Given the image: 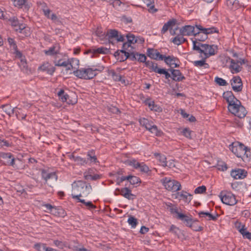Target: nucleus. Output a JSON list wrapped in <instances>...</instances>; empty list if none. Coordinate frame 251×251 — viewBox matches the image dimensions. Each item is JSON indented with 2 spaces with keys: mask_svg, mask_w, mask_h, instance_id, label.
<instances>
[{
  "mask_svg": "<svg viewBox=\"0 0 251 251\" xmlns=\"http://www.w3.org/2000/svg\"><path fill=\"white\" fill-rule=\"evenodd\" d=\"M223 97L228 104V109L230 112L240 119L246 116L247 112L245 108L241 105L240 100L235 98L232 91L225 92Z\"/></svg>",
  "mask_w": 251,
  "mask_h": 251,
  "instance_id": "1",
  "label": "nucleus"
},
{
  "mask_svg": "<svg viewBox=\"0 0 251 251\" xmlns=\"http://www.w3.org/2000/svg\"><path fill=\"white\" fill-rule=\"evenodd\" d=\"M92 189L90 184H86L83 181H78L75 182L73 185V192L72 197L74 199L77 200L78 201L82 195L87 196L90 193V190Z\"/></svg>",
  "mask_w": 251,
  "mask_h": 251,
  "instance_id": "2",
  "label": "nucleus"
},
{
  "mask_svg": "<svg viewBox=\"0 0 251 251\" xmlns=\"http://www.w3.org/2000/svg\"><path fill=\"white\" fill-rule=\"evenodd\" d=\"M193 49L201 54H204L205 59H207L216 54L215 50L217 49V47L214 45H209L195 41H193Z\"/></svg>",
  "mask_w": 251,
  "mask_h": 251,
  "instance_id": "3",
  "label": "nucleus"
},
{
  "mask_svg": "<svg viewBox=\"0 0 251 251\" xmlns=\"http://www.w3.org/2000/svg\"><path fill=\"white\" fill-rule=\"evenodd\" d=\"M104 67L103 66H98L95 68H80L74 72V74L76 77L84 79H91L93 78L97 74L96 71L102 72Z\"/></svg>",
  "mask_w": 251,
  "mask_h": 251,
  "instance_id": "4",
  "label": "nucleus"
},
{
  "mask_svg": "<svg viewBox=\"0 0 251 251\" xmlns=\"http://www.w3.org/2000/svg\"><path fill=\"white\" fill-rule=\"evenodd\" d=\"M230 150L237 157L241 158L244 161H248L251 158L250 150L241 143H238L235 146L232 144L230 147Z\"/></svg>",
  "mask_w": 251,
  "mask_h": 251,
  "instance_id": "5",
  "label": "nucleus"
},
{
  "mask_svg": "<svg viewBox=\"0 0 251 251\" xmlns=\"http://www.w3.org/2000/svg\"><path fill=\"white\" fill-rule=\"evenodd\" d=\"M161 181L165 188L168 191L176 192L181 189V184L176 180L165 177L161 179Z\"/></svg>",
  "mask_w": 251,
  "mask_h": 251,
  "instance_id": "6",
  "label": "nucleus"
},
{
  "mask_svg": "<svg viewBox=\"0 0 251 251\" xmlns=\"http://www.w3.org/2000/svg\"><path fill=\"white\" fill-rule=\"evenodd\" d=\"M57 95L62 102H66L69 104H75L77 102V96L75 94L69 95L65 93L64 90L60 89Z\"/></svg>",
  "mask_w": 251,
  "mask_h": 251,
  "instance_id": "7",
  "label": "nucleus"
},
{
  "mask_svg": "<svg viewBox=\"0 0 251 251\" xmlns=\"http://www.w3.org/2000/svg\"><path fill=\"white\" fill-rule=\"evenodd\" d=\"M222 201L226 205H234L237 202L235 196L230 192H221L219 195Z\"/></svg>",
  "mask_w": 251,
  "mask_h": 251,
  "instance_id": "8",
  "label": "nucleus"
},
{
  "mask_svg": "<svg viewBox=\"0 0 251 251\" xmlns=\"http://www.w3.org/2000/svg\"><path fill=\"white\" fill-rule=\"evenodd\" d=\"M15 159L10 152H0V163L4 165L14 167Z\"/></svg>",
  "mask_w": 251,
  "mask_h": 251,
  "instance_id": "9",
  "label": "nucleus"
},
{
  "mask_svg": "<svg viewBox=\"0 0 251 251\" xmlns=\"http://www.w3.org/2000/svg\"><path fill=\"white\" fill-rule=\"evenodd\" d=\"M74 61H76L77 64L79 62L78 60L75 58H71L68 59L67 61H63L62 59L58 60H55L54 61V63L55 66L66 67L67 70H70L73 69V67L72 64Z\"/></svg>",
  "mask_w": 251,
  "mask_h": 251,
  "instance_id": "10",
  "label": "nucleus"
},
{
  "mask_svg": "<svg viewBox=\"0 0 251 251\" xmlns=\"http://www.w3.org/2000/svg\"><path fill=\"white\" fill-rule=\"evenodd\" d=\"M233 90L235 92H241L243 89V83L239 76H234L230 80Z\"/></svg>",
  "mask_w": 251,
  "mask_h": 251,
  "instance_id": "11",
  "label": "nucleus"
},
{
  "mask_svg": "<svg viewBox=\"0 0 251 251\" xmlns=\"http://www.w3.org/2000/svg\"><path fill=\"white\" fill-rule=\"evenodd\" d=\"M118 192L119 194L128 199V200H133L136 198V195L131 193V190L128 187H124L121 189L117 188L116 192Z\"/></svg>",
  "mask_w": 251,
  "mask_h": 251,
  "instance_id": "12",
  "label": "nucleus"
},
{
  "mask_svg": "<svg viewBox=\"0 0 251 251\" xmlns=\"http://www.w3.org/2000/svg\"><path fill=\"white\" fill-rule=\"evenodd\" d=\"M129 165L136 169H139L142 173H148L150 171L149 167L144 162L139 163L135 159L131 160Z\"/></svg>",
  "mask_w": 251,
  "mask_h": 251,
  "instance_id": "13",
  "label": "nucleus"
},
{
  "mask_svg": "<svg viewBox=\"0 0 251 251\" xmlns=\"http://www.w3.org/2000/svg\"><path fill=\"white\" fill-rule=\"evenodd\" d=\"M197 30V28L196 29L194 26L187 25L180 29V34L182 36H194V33H196Z\"/></svg>",
  "mask_w": 251,
  "mask_h": 251,
  "instance_id": "14",
  "label": "nucleus"
},
{
  "mask_svg": "<svg viewBox=\"0 0 251 251\" xmlns=\"http://www.w3.org/2000/svg\"><path fill=\"white\" fill-rule=\"evenodd\" d=\"M42 178L45 180L46 182L48 183V181L51 179L52 182H55L57 179V176L55 173H48L45 170H42L41 172Z\"/></svg>",
  "mask_w": 251,
  "mask_h": 251,
  "instance_id": "15",
  "label": "nucleus"
},
{
  "mask_svg": "<svg viewBox=\"0 0 251 251\" xmlns=\"http://www.w3.org/2000/svg\"><path fill=\"white\" fill-rule=\"evenodd\" d=\"M247 172L244 169H238L232 170L230 175L234 179H243L247 176Z\"/></svg>",
  "mask_w": 251,
  "mask_h": 251,
  "instance_id": "16",
  "label": "nucleus"
},
{
  "mask_svg": "<svg viewBox=\"0 0 251 251\" xmlns=\"http://www.w3.org/2000/svg\"><path fill=\"white\" fill-rule=\"evenodd\" d=\"M172 74V78L175 81H181L185 79L179 70L170 69L169 70Z\"/></svg>",
  "mask_w": 251,
  "mask_h": 251,
  "instance_id": "17",
  "label": "nucleus"
},
{
  "mask_svg": "<svg viewBox=\"0 0 251 251\" xmlns=\"http://www.w3.org/2000/svg\"><path fill=\"white\" fill-rule=\"evenodd\" d=\"M60 46L59 44H55L49 50H45L44 52L47 55H55L60 53Z\"/></svg>",
  "mask_w": 251,
  "mask_h": 251,
  "instance_id": "18",
  "label": "nucleus"
},
{
  "mask_svg": "<svg viewBox=\"0 0 251 251\" xmlns=\"http://www.w3.org/2000/svg\"><path fill=\"white\" fill-rule=\"evenodd\" d=\"M230 60V65L229 69L232 74L238 73L241 71L242 67L238 64V63L229 57Z\"/></svg>",
  "mask_w": 251,
  "mask_h": 251,
  "instance_id": "19",
  "label": "nucleus"
},
{
  "mask_svg": "<svg viewBox=\"0 0 251 251\" xmlns=\"http://www.w3.org/2000/svg\"><path fill=\"white\" fill-rule=\"evenodd\" d=\"M194 36L195 38L194 39L193 38L192 39V42L193 41H196V42H202L204 41L206 39H207L208 36L205 33H203L202 31L197 29V30L196 33H194Z\"/></svg>",
  "mask_w": 251,
  "mask_h": 251,
  "instance_id": "20",
  "label": "nucleus"
},
{
  "mask_svg": "<svg viewBox=\"0 0 251 251\" xmlns=\"http://www.w3.org/2000/svg\"><path fill=\"white\" fill-rule=\"evenodd\" d=\"M40 69L43 71L47 72L48 74L52 75L55 71V68L48 62L44 63L40 67Z\"/></svg>",
  "mask_w": 251,
  "mask_h": 251,
  "instance_id": "21",
  "label": "nucleus"
},
{
  "mask_svg": "<svg viewBox=\"0 0 251 251\" xmlns=\"http://www.w3.org/2000/svg\"><path fill=\"white\" fill-rule=\"evenodd\" d=\"M196 27L197 29L202 31V32H203V33L206 34L207 36L208 34H212L213 33H218V30L214 27H212L210 28H204L200 25H196Z\"/></svg>",
  "mask_w": 251,
  "mask_h": 251,
  "instance_id": "22",
  "label": "nucleus"
},
{
  "mask_svg": "<svg viewBox=\"0 0 251 251\" xmlns=\"http://www.w3.org/2000/svg\"><path fill=\"white\" fill-rule=\"evenodd\" d=\"M176 218L183 221L185 224V225L189 227L190 226V225H191L193 221V219L192 218L184 214H179L176 217Z\"/></svg>",
  "mask_w": 251,
  "mask_h": 251,
  "instance_id": "23",
  "label": "nucleus"
},
{
  "mask_svg": "<svg viewBox=\"0 0 251 251\" xmlns=\"http://www.w3.org/2000/svg\"><path fill=\"white\" fill-rule=\"evenodd\" d=\"M146 105H148L151 110L156 112L162 111V108L154 103L153 101H151L150 99H147L145 101Z\"/></svg>",
  "mask_w": 251,
  "mask_h": 251,
  "instance_id": "24",
  "label": "nucleus"
},
{
  "mask_svg": "<svg viewBox=\"0 0 251 251\" xmlns=\"http://www.w3.org/2000/svg\"><path fill=\"white\" fill-rule=\"evenodd\" d=\"M176 23V20L175 19H173L168 21L166 23H165L161 30V33L162 34H164L165 32L167 31V30L171 28L172 26H174Z\"/></svg>",
  "mask_w": 251,
  "mask_h": 251,
  "instance_id": "25",
  "label": "nucleus"
},
{
  "mask_svg": "<svg viewBox=\"0 0 251 251\" xmlns=\"http://www.w3.org/2000/svg\"><path fill=\"white\" fill-rule=\"evenodd\" d=\"M198 215L200 217H207L208 218L207 219V220L210 221H216L217 219V218L219 217V215L218 214H216L215 216H214L210 214L208 212H203V211H201L198 213Z\"/></svg>",
  "mask_w": 251,
  "mask_h": 251,
  "instance_id": "26",
  "label": "nucleus"
},
{
  "mask_svg": "<svg viewBox=\"0 0 251 251\" xmlns=\"http://www.w3.org/2000/svg\"><path fill=\"white\" fill-rule=\"evenodd\" d=\"M109 74L111 75L113 79L115 81H121L122 83L125 84L126 83V81L125 79L122 78V76L116 74V72L113 70H111L109 71Z\"/></svg>",
  "mask_w": 251,
  "mask_h": 251,
  "instance_id": "27",
  "label": "nucleus"
},
{
  "mask_svg": "<svg viewBox=\"0 0 251 251\" xmlns=\"http://www.w3.org/2000/svg\"><path fill=\"white\" fill-rule=\"evenodd\" d=\"M87 161H90L91 163H96L98 162L97 156L94 150H90L87 153Z\"/></svg>",
  "mask_w": 251,
  "mask_h": 251,
  "instance_id": "28",
  "label": "nucleus"
},
{
  "mask_svg": "<svg viewBox=\"0 0 251 251\" xmlns=\"http://www.w3.org/2000/svg\"><path fill=\"white\" fill-rule=\"evenodd\" d=\"M146 66L151 70L155 73L159 74V70H161V68H158V65L156 63H154L151 61H147L146 62Z\"/></svg>",
  "mask_w": 251,
  "mask_h": 251,
  "instance_id": "29",
  "label": "nucleus"
},
{
  "mask_svg": "<svg viewBox=\"0 0 251 251\" xmlns=\"http://www.w3.org/2000/svg\"><path fill=\"white\" fill-rule=\"evenodd\" d=\"M179 61V59L173 55H169L168 56H166L164 59L165 63L170 67H172V66L173 65V64H175V62Z\"/></svg>",
  "mask_w": 251,
  "mask_h": 251,
  "instance_id": "30",
  "label": "nucleus"
},
{
  "mask_svg": "<svg viewBox=\"0 0 251 251\" xmlns=\"http://www.w3.org/2000/svg\"><path fill=\"white\" fill-rule=\"evenodd\" d=\"M206 59L205 57L203 58L201 60L195 61L193 62V64L196 67H202L204 69H208L209 68V65L208 63H206Z\"/></svg>",
  "mask_w": 251,
  "mask_h": 251,
  "instance_id": "31",
  "label": "nucleus"
},
{
  "mask_svg": "<svg viewBox=\"0 0 251 251\" xmlns=\"http://www.w3.org/2000/svg\"><path fill=\"white\" fill-rule=\"evenodd\" d=\"M118 30L116 29H109L105 34V37L107 38L110 42L111 39L113 38H116L118 36Z\"/></svg>",
  "mask_w": 251,
  "mask_h": 251,
  "instance_id": "32",
  "label": "nucleus"
},
{
  "mask_svg": "<svg viewBox=\"0 0 251 251\" xmlns=\"http://www.w3.org/2000/svg\"><path fill=\"white\" fill-rule=\"evenodd\" d=\"M186 41V39L184 38L182 35H178L172 39V42L175 45H179Z\"/></svg>",
  "mask_w": 251,
  "mask_h": 251,
  "instance_id": "33",
  "label": "nucleus"
},
{
  "mask_svg": "<svg viewBox=\"0 0 251 251\" xmlns=\"http://www.w3.org/2000/svg\"><path fill=\"white\" fill-rule=\"evenodd\" d=\"M227 6L231 9H236L239 6V2L237 0H226Z\"/></svg>",
  "mask_w": 251,
  "mask_h": 251,
  "instance_id": "34",
  "label": "nucleus"
},
{
  "mask_svg": "<svg viewBox=\"0 0 251 251\" xmlns=\"http://www.w3.org/2000/svg\"><path fill=\"white\" fill-rule=\"evenodd\" d=\"M88 52H92L93 54H106L108 52V50L105 48L101 47L97 49H91L89 50Z\"/></svg>",
  "mask_w": 251,
  "mask_h": 251,
  "instance_id": "35",
  "label": "nucleus"
},
{
  "mask_svg": "<svg viewBox=\"0 0 251 251\" xmlns=\"http://www.w3.org/2000/svg\"><path fill=\"white\" fill-rule=\"evenodd\" d=\"M71 158L77 163L78 164H80L81 165H84L87 163V161L85 158H82L80 156H75L74 155H72Z\"/></svg>",
  "mask_w": 251,
  "mask_h": 251,
  "instance_id": "36",
  "label": "nucleus"
},
{
  "mask_svg": "<svg viewBox=\"0 0 251 251\" xmlns=\"http://www.w3.org/2000/svg\"><path fill=\"white\" fill-rule=\"evenodd\" d=\"M239 232L243 235V237L244 238H247L251 240V232L247 230V229L245 228V226H243L242 227L239 229Z\"/></svg>",
  "mask_w": 251,
  "mask_h": 251,
  "instance_id": "37",
  "label": "nucleus"
},
{
  "mask_svg": "<svg viewBox=\"0 0 251 251\" xmlns=\"http://www.w3.org/2000/svg\"><path fill=\"white\" fill-rule=\"evenodd\" d=\"M2 107L4 111L9 116H10L11 114H14L15 109L17 108V107H15L11 109V106L9 104L3 105Z\"/></svg>",
  "mask_w": 251,
  "mask_h": 251,
  "instance_id": "38",
  "label": "nucleus"
},
{
  "mask_svg": "<svg viewBox=\"0 0 251 251\" xmlns=\"http://www.w3.org/2000/svg\"><path fill=\"white\" fill-rule=\"evenodd\" d=\"M131 49L132 47L131 46V44L127 42L123 44L122 49L121 50V51L122 52V53H126L127 52L131 51Z\"/></svg>",
  "mask_w": 251,
  "mask_h": 251,
  "instance_id": "39",
  "label": "nucleus"
},
{
  "mask_svg": "<svg viewBox=\"0 0 251 251\" xmlns=\"http://www.w3.org/2000/svg\"><path fill=\"white\" fill-rule=\"evenodd\" d=\"M157 159L160 163V165L163 167L167 166V161H166V157L164 155H161L159 153H157L156 155Z\"/></svg>",
  "mask_w": 251,
  "mask_h": 251,
  "instance_id": "40",
  "label": "nucleus"
},
{
  "mask_svg": "<svg viewBox=\"0 0 251 251\" xmlns=\"http://www.w3.org/2000/svg\"><path fill=\"white\" fill-rule=\"evenodd\" d=\"M217 167L219 170L221 171H225L227 169V164L222 161H218Z\"/></svg>",
  "mask_w": 251,
  "mask_h": 251,
  "instance_id": "41",
  "label": "nucleus"
},
{
  "mask_svg": "<svg viewBox=\"0 0 251 251\" xmlns=\"http://www.w3.org/2000/svg\"><path fill=\"white\" fill-rule=\"evenodd\" d=\"M78 202H80L83 204H84L85 206L88 207L89 210H91L92 209H95L96 208V206L94 205L91 201H85L83 199H79Z\"/></svg>",
  "mask_w": 251,
  "mask_h": 251,
  "instance_id": "42",
  "label": "nucleus"
},
{
  "mask_svg": "<svg viewBox=\"0 0 251 251\" xmlns=\"http://www.w3.org/2000/svg\"><path fill=\"white\" fill-rule=\"evenodd\" d=\"M129 182L130 183V184L134 185L139 183H140L141 182V181L139 177L136 176L130 175V178Z\"/></svg>",
  "mask_w": 251,
  "mask_h": 251,
  "instance_id": "43",
  "label": "nucleus"
},
{
  "mask_svg": "<svg viewBox=\"0 0 251 251\" xmlns=\"http://www.w3.org/2000/svg\"><path fill=\"white\" fill-rule=\"evenodd\" d=\"M127 222L132 227H136L138 224L137 219L132 216H129Z\"/></svg>",
  "mask_w": 251,
  "mask_h": 251,
  "instance_id": "44",
  "label": "nucleus"
},
{
  "mask_svg": "<svg viewBox=\"0 0 251 251\" xmlns=\"http://www.w3.org/2000/svg\"><path fill=\"white\" fill-rule=\"evenodd\" d=\"M149 131L154 135L156 136H161L162 132L159 130L157 128V127L155 125H153L152 127H151V128L149 130Z\"/></svg>",
  "mask_w": 251,
  "mask_h": 251,
  "instance_id": "45",
  "label": "nucleus"
},
{
  "mask_svg": "<svg viewBox=\"0 0 251 251\" xmlns=\"http://www.w3.org/2000/svg\"><path fill=\"white\" fill-rule=\"evenodd\" d=\"M156 49L153 48H149L147 50V55L152 59H154V58H156L155 57Z\"/></svg>",
  "mask_w": 251,
  "mask_h": 251,
  "instance_id": "46",
  "label": "nucleus"
},
{
  "mask_svg": "<svg viewBox=\"0 0 251 251\" xmlns=\"http://www.w3.org/2000/svg\"><path fill=\"white\" fill-rule=\"evenodd\" d=\"M192 131L188 128H185L181 131L182 134L186 138L192 139L191 133Z\"/></svg>",
  "mask_w": 251,
  "mask_h": 251,
  "instance_id": "47",
  "label": "nucleus"
},
{
  "mask_svg": "<svg viewBox=\"0 0 251 251\" xmlns=\"http://www.w3.org/2000/svg\"><path fill=\"white\" fill-rule=\"evenodd\" d=\"M192 229L196 231H200L203 229V227L201 226H199L195 222L193 221L189 226Z\"/></svg>",
  "mask_w": 251,
  "mask_h": 251,
  "instance_id": "48",
  "label": "nucleus"
},
{
  "mask_svg": "<svg viewBox=\"0 0 251 251\" xmlns=\"http://www.w3.org/2000/svg\"><path fill=\"white\" fill-rule=\"evenodd\" d=\"M125 54H126V59H128V58L130 60H131V61H134V60H136L137 59V58H136V56H137L136 53H135V52H132V51H131L130 52H127Z\"/></svg>",
  "mask_w": 251,
  "mask_h": 251,
  "instance_id": "49",
  "label": "nucleus"
},
{
  "mask_svg": "<svg viewBox=\"0 0 251 251\" xmlns=\"http://www.w3.org/2000/svg\"><path fill=\"white\" fill-rule=\"evenodd\" d=\"M215 81L220 86H226L227 85V82L225 79L218 76L215 78Z\"/></svg>",
  "mask_w": 251,
  "mask_h": 251,
  "instance_id": "50",
  "label": "nucleus"
},
{
  "mask_svg": "<svg viewBox=\"0 0 251 251\" xmlns=\"http://www.w3.org/2000/svg\"><path fill=\"white\" fill-rule=\"evenodd\" d=\"M8 21L10 22L11 25L15 27L19 25V21L17 17H13L9 19Z\"/></svg>",
  "mask_w": 251,
  "mask_h": 251,
  "instance_id": "51",
  "label": "nucleus"
},
{
  "mask_svg": "<svg viewBox=\"0 0 251 251\" xmlns=\"http://www.w3.org/2000/svg\"><path fill=\"white\" fill-rule=\"evenodd\" d=\"M206 190V188L205 186H201L195 189L194 192L195 194H202Z\"/></svg>",
  "mask_w": 251,
  "mask_h": 251,
  "instance_id": "52",
  "label": "nucleus"
},
{
  "mask_svg": "<svg viewBox=\"0 0 251 251\" xmlns=\"http://www.w3.org/2000/svg\"><path fill=\"white\" fill-rule=\"evenodd\" d=\"M126 36L127 39V42L131 44H135V36L133 34L128 33Z\"/></svg>",
  "mask_w": 251,
  "mask_h": 251,
  "instance_id": "53",
  "label": "nucleus"
},
{
  "mask_svg": "<svg viewBox=\"0 0 251 251\" xmlns=\"http://www.w3.org/2000/svg\"><path fill=\"white\" fill-rule=\"evenodd\" d=\"M7 40L11 48H12L13 50L17 49V46L14 39L9 37Z\"/></svg>",
  "mask_w": 251,
  "mask_h": 251,
  "instance_id": "54",
  "label": "nucleus"
},
{
  "mask_svg": "<svg viewBox=\"0 0 251 251\" xmlns=\"http://www.w3.org/2000/svg\"><path fill=\"white\" fill-rule=\"evenodd\" d=\"M137 56H138L137 60L139 62L145 63L146 64L147 57L144 54L138 53L136 52Z\"/></svg>",
  "mask_w": 251,
  "mask_h": 251,
  "instance_id": "55",
  "label": "nucleus"
},
{
  "mask_svg": "<svg viewBox=\"0 0 251 251\" xmlns=\"http://www.w3.org/2000/svg\"><path fill=\"white\" fill-rule=\"evenodd\" d=\"M155 57H156V58H154V60L164 61L166 56L165 55L161 54L160 52L156 50Z\"/></svg>",
  "mask_w": 251,
  "mask_h": 251,
  "instance_id": "56",
  "label": "nucleus"
},
{
  "mask_svg": "<svg viewBox=\"0 0 251 251\" xmlns=\"http://www.w3.org/2000/svg\"><path fill=\"white\" fill-rule=\"evenodd\" d=\"M25 3V0H14L13 4L15 6L21 7Z\"/></svg>",
  "mask_w": 251,
  "mask_h": 251,
  "instance_id": "57",
  "label": "nucleus"
},
{
  "mask_svg": "<svg viewBox=\"0 0 251 251\" xmlns=\"http://www.w3.org/2000/svg\"><path fill=\"white\" fill-rule=\"evenodd\" d=\"M169 211L172 214H176V217L179 214H182V213H180L178 212V209L176 206H170Z\"/></svg>",
  "mask_w": 251,
  "mask_h": 251,
  "instance_id": "58",
  "label": "nucleus"
},
{
  "mask_svg": "<svg viewBox=\"0 0 251 251\" xmlns=\"http://www.w3.org/2000/svg\"><path fill=\"white\" fill-rule=\"evenodd\" d=\"M159 74H163L165 75V77L166 79H169L170 77L172 78V76L165 69H161V70H159Z\"/></svg>",
  "mask_w": 251,
  "mask_h": 251,
  "instance_id": "59",
  "label": "nucleus"
},
{
  "mask_svg": "<svg viewBox=\"0 0 251 251\" xmlns=\"http://www.w3.org/2000/svg\"><path fill=\"white\" fill-rule=\"evenodd\" d=\"M121 20L125 24L130 23L132 22V18L130 17H127L126 15H123L121 18Z\"/></svg>",
  "mask_w": 251,
  "mask_h": 251,
  "instance_id": "60",
  "label": "nucleus"
},
{
  "mask_svg": "<svg viewBox=\"0 0 251 251\" xmlns=\"http://www.w3.org/2000/svg\"><path fill=\"white\" fill-rule=\"evenodd\" d=\"M147 7H148V11L151 13H154L158 11V9L155 8L154 3L151 4Z\"/></svg>",
  "mask_w": 251,
  "mask_h": 251,
  "instance_id": "61",
  "label": "nucleus"
},
{
  "mask_svg": "<svg viewBox=\"0 0 251 251\" xmlns=\"http://www.w3.org/2000/svg\"><path fill=\"white\" fill-rule=\"evenodd\" d=\"M25 25L23 24H19V25L15 27V30L17 32H19L22 33V31L25 29Z\"/></svg>",
  "mask_w": 251,
  "mask_h": 251,
  "instance_id": "62",
  "label": "nucleus"
},
{
  "mask_svg": "<svg viewBox=\"0 0 251 251\" xmlns=\"http://www.w3.org/2000/svg\"><path fill=\"white\" fill-rule=\"evenodd\" d=\"M9 146H10V144L7 141L4 140V139H0V147H8Z\"/></svg>",
  "mask_w": 251,
  "mask_h": 251,
  "instance_id": "63",
  "label": "nucleus"
},
{
  "mask_svg": "<svg viewBox=\"0 0 251 251\" xmlns=\"http://www.w3.org/2000/svg\"><path fill=\"white\" fill-rule=\"evenodd\" d=\"M95 33L97 36L100 37L105 38V34L101 31L100 29L98 28Z\"/></svg>",
  "mask_w": 251,
  "mask_h": 251,
  "instance_id": "64",
  "label": "nucleus"
}]
</instances>
